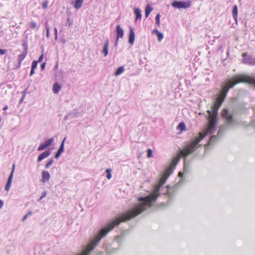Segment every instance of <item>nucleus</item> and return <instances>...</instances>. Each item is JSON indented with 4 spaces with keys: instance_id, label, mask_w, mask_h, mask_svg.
<instances>
[{
    "instance_id": "obj_4",
    "label": "nucleus",
    "mask_w": 255,
    "mask_h": 255,
    "mask_svg": "<svg viewBox=\"0 0 255 255\" xmlns=\"http://www.w3.org/2000/svg\"><path fill=\"white\" fill-rule=\"evenodd\" d=\"M172 6L177 8H187L189 7L191 5L190 0L183 1H174L171 4Z\"/></svg>"
},
{
    "instance_id": "obj_18",
    "label": "nucleus",
    "mask_w": 255,
    "mask_h": 255,
    "mask_svg": "<svg viewBox=\"0 0 255 255\" xmlns=\"http://www.w3.org/2000/svg\"><path fill=\"white\" fill-rule=\"evenodd\" d=\"M61 86L58 83H55L53 86V92L54 93H57L61 89Z\"/></svg>"
},
{
    "instance_id": "obj_22",
    "label": "nucleus",
    "mask_w": 255,
    "mask_h": 255,
    "mask_svg": "<svg viewBox=\"0 0 255 255\" xmlns=\"http://www.w3.org/2000/svg\"><path fill=\"white\" fill-rule=\"evenodd\" d=\"M124 71V66H121L119 67L116 71L115 75L116 76H118L122 74Z\"/></svg>"
},
{
    "instance_id": "obj_19",
    "label": "nucleus",
    "mask_w": 255,
    "mask_h": 255,
    "mask_svg": "<svg viewBox=\"0 0 255 255\" xmlns=\"http://www.w3.org/2000/svg\"><path fill=\"white\" fill-rule=\"evenodd\" d=\"M108 44L109 41L107 40L104 45L103 52L104 53L105 56H106L108 53Z\"/></svg>"
},
{
    "instance_id": "obj_6",
    "label": "nucleus",
    "mask_w": 255,
    "mask_h": 255,
    "mask_svg": "<svg viewBox=\"0 0 255 255\" xmlns=\"http://www.w3.org/2000/svg\"><path fill=\"white\" fill-rule=\"evenodd\" d=\"M223 116L226 119V122L228 124H231L233 122V115L230 114L229 110L227 109H223Z\"/></svg>"
},
{
    "instance_id": "obj_32",
    "label": "nucleus",
    "mask_w": 255,
    "mask_h": 255,
    "mask_svg": "<svg viewBox=\"0 0 255 255\" xmlns=\"http://www.w3.org/2000/svg\"><path fill=\"white\" fill-rule=\"evenodd\" d=\"M6 52V49H0V55H4Z\"/></svg>"
},
{
    "instance_id": "obj_35",
    "label": "nucleus",
    "mask_w": 255,
    "mask_h": 255,
    "mask_svg": "<svg viewBox=\"0 0 255 255\" xmlns=\"http://www.w3.org/2000/svg\"><path fill=\"white\" fill-rule=\"evenodd\" d=\"M34 70H35L34 69H32L31 68L30 73V76H32V75H33L34 74V73H35Z\"/></svg>"
},
{
    "instance_id": "obj_13",
    "label": "nucleus",
    "mask_w": 255,
    "mask_h": 255,
    "mask_svg": "<svg viewBox=\"0 0 255 255\" xmlns=\"http://www.w3.org/2000/svg\"><path fill=\"white\" fill-rule=\"evenodd\" d=\"M84 2V0H75L71 2L74 7L78 9L80 8Z\"/></svg>"
},
{
    "instance_id": "obj_7",
    "label": "nucleus",
    "mask_w": 255,
    "mask_h": 255,
    "mask_svg": "<svg viewBox=\"0 0 255 255\" xmlns=\"http://www.w3.org/2000/svg\"><path fill=\"white\" fill-rule=\"evenodd\" d=\"M14 169H15V165L13 164L12 166V169L11 173L8 177V180L7 181V183L5 185V189L6 191H8L10 188V187L11 185L12 179L13 178V173H14Z\"/></svg>"
},
{
    "instance_id": "obj_24",
    "label": "nucleus",
    "mask_w": 255,
    "mask_h": 255,
    "mask_svg": "<svg viewBox=\"0 0 255 255\" xmlns=\"http://www.w3.org/2000/svg\"><path fill=\"white\" fill-rule=\"evenodd\" d=\"M153 32L156 34L158 40L160 41L163 38V34L157 30H154Z\"/></svg>"
},
{
    "instance_id": "obj_40",
    "label": "nucleus",
    "mask_w": 255,
    "mask_h": 255,
    "mask_svg": "<svg viewBox=\"0 0 255 255\" xmlns=\"http://www.w3.org/2000/svg\"><path fill=\"white\" fill-rule=\"evenodd\" d=\"M27 216H28V215H25L23 217L22 220H23V221H24V220H25V219L27 218Z\"/></svg>"
},
{
    "instance_id": "obj_26",
    "label": "nucleus",
    "mask_w": 255,
    "mask_h": 255,
    "mask_svg": "<svg viewBox=\"0 0 255 255\" xmlns=\"http://www.w3.org/2000/svg\"><path fill=\"white\" fill-rule=\"evenodd\" d=\"M30 27L32 29L36 28L38 27L37 24L36 22L32 21L30 23Z\"/></svg>"
},
{
    "instance_id": "obj_9",
    "label": "nucleus",
    "mask_w": 255,
    "mask_h": 255,
    "mask_svg": "<svg viewBox=\"0 0 255 255\" xmlns=\"http://www.w3.org/2000/svg\"><path fill=\"white\" fill-rule=\"evenodd\" d=\"M171 171L170 170H168V169H166L165 172L162 176V177L160 178L159 183L160 184V185H163L165 183L166 180L168 178V176L170 175V174L171 173Z\"/></svg>"
},
{
    "instance_id": "obj_29",
    "label": "nucleus",
    "mask_w": 255,
    "mask_h": 255,
    "mask_svg": "<svg viewBox=\"0 0 255 255\" xmlns=\"http://www.w3.org/2000/svg\"><path fill=\"white\" fill-rule=\"evenodd\" d=\"M147 156L148 158L152 157V151L151 149H148L147 150Z\"/></svg>"
},
{
    "instance_id": "obj_20",
    "label": "nucleus",
    "mask_w": 255,
    "mask_h": 255,
    "mask_svg": "<svg viewBox=\"0 0 255 255\" xmlns=\"http://www.w3.org/2000/svg\"><path fill=\"white\" fill-rule=\"evenodd\" d=\"M134 13L136 15L135 19L137 20L138 19H140L141 18V14L140 11V9L137 8H135L134 9Z\"/></svg>"
},
{
    "instance_id": "obj_33",
    "label": "nucleus",
    "mask_w": 255,
    "mask_h": 255,
    "mask_svg": "<svg viewBox=\"0 0 255 255\" xmlns=\"http://www.w3.org/2000/svg\"><path fill=\"white\" fill-rule=\"evenodd\" d=\"M47 4H48V2L46 1H45L42 4V7L43 8H46L47 7Z\"/></svg>"
},
{
    "instance_id": "obj_5",
    "label": "nucleus",
    "mask_w": 255,
    "mask_h": 255,
    "mask_svg": "<svg viewBox=\"0 0 255 255\" xmlns=\"http://www.w3.org/2000/svg\"><path fill=\"white\" fill-rule=\"evenodd\" d=\"M247 56V53H244L242 54L243 59L242 62L244 64H249L252 65H255V59L251 56L246 57Z\"/></svg>"
},
{
    "instance_id": "obj_34",
    "label": "nucleus",
    "mask_w": 255,
    "mask_h": 255,
    "mask_svg": "<svg viewBox=\"0 0 255 255\" xmlns=\"http://www.w3.org/2000/svg\"><path fill=\"white\" fill-rule=\"evenodd\" d=\"M43 59V55L41 54L40 55V56L39 57L38 60L37 61H38V63L42 61Z\"/></svg>"
},
{
    "instance_id": "obj_36",
    "label": "nucleus",
    "mask_w": 255,
    "mask_h": 255,
    "mask_svg": "<svg viewBox=\"0 0 255 255\" xmlns=\"http://www.w3.org/2000/svg\"><path fill=\"white\" fill-rule=\"evenodd\" d=\"M46 195V192H43L42 193V196H41V197H40V200L42 199L43 198H44V197H45Z\"/></svg>"
},
{
    "instance_id": "obj_2",
    "label": "nucleus",
    "mask_w": 255,
    "mask_h": 255,
    "mask_svg": "<svg viewBox=\"0 0 255 255\" xmlns=\"http://www.w3.org/2000/svg\"><path fill=\"white\" fill-rule=\"evenodd\" d=\"M205 135H203L200 137H196L189 145L186 146L182 150H181L167 169L172 172L173 169L179 162L180 158L182 156L186 157L188 155L193 153L196 149L197 144L204 138Z\"/></svg>"
},
{
    "instance_id": "obj_11",
    "label": "nucleus",
    "mask_w": 255,
    "mask_h": 255,
    "mask_svg": "<svg viewBox=\"0 0 255 255\" xmlns=\"http://www.w3.org/2000/svg\"><path fill=\"white\" fill-rule=\"evenodd\" d=\"M27 54V48L25 49V51L22 52V53L19 54L18 55V64L17 67L19 68L20 67L22 61L24 59L25 57Z\"/></svg>"
},
{
    "instance_id": "obj_42",
    "label": "nucleus",
    "mask_w": 255,
    "mask_h": 255,
    "mask_svg": "<svg viewBox=\"0 0 255 255\" xmlns=\"http://www.w3.org/2000/svg\"><path fill=\"white\" fill-rule=\"evenodd\" d=\"M55 33L56 34V35H57V29L56 28H55Z\"/></svg>"
},
{
    "instance_id": "obj_37",
    "label": "nucleus",
    "mask_w": 255,
    "mask_h": 255,
    "mask_svg": "<svg viewBox=\"0 0 255 255\" xmlns=\"http://www.w3.org/2000/svg\"><path fill=\"white\" fill-rule=\"evenodd\" d=\"M216 136L215 135H213L210 138V141L211 142L212 140H213L215 138H216Z\"/></svg>"
},
{
    "instance_id": "obj_44",
    "label": "nucleus",
    "mask_w": 255,
    "mask_h": 255,
    "mask_svg": "<svg viewBox=\"0 0 255 255\" xmlns=\"http://www.w3.org/2000/svg\"><path fill=\"white\" fill-rule=\"evenodd\" d=\"M30 214H31V212H29L26 215H28V216L29 215H30Z\"/></svg>"
},
{
    "instance_id": "obj_30",
    "label": "nucleus",
    "mask_w": 255,
    "mask_h": 255,
    "mask_svg": "<svg viewBox=\"0 0 255 255\" xmlns=\"http://www.w3.org/2000/svg\"><path fill=\"white\" fill-rule=\"evenodd\" d=\"M160 14L158 13L155 17L156 23L159 25L160 24Z\"/></svg>"
},
{
    "instance_id": "obj_17",
    "label": "nucleus",
    "mask_w": 255,
    "mask_h": 255,
    "mask_svg": "<svg viewBox=\"0 0 255 255\" xmlns=\"http://www.w3.org/2000/svg\"><path fill=\"white\" fill-rule=\"evenodd\" d=\"M232 14L234 20L237 21L238 18V6L237 5L233 6Z\"/></svg>"
},
{
    "instance_id": "obj_23",
    "label": "nucleus",
    "mask_w": 255,
    "mask_h": 255,
    "mask_svg": "<svg viewBox=\"0 0 255 255\" xmlns=\"http://www.w3.org/2000/svg\"><path fill=\"white\" fill-rule=\"evenodd\" d=\"M177 128L180 129L181 131H183L186 130V126L185 124L183 122H181L179 123L177 127Z\"/></svg>"
},
{
    "instance_id": "obj_39",
    "label": "nucleus",
    "mask_w": 255,
    "mask_h": 255,
    "mask_svg": "<svg viewBox=\"0 0 255 255\" xmlns=\"http://www.w3.org/2000/svg\"><path fill=\"white\" fill-rule=\"evenodd\" d=\"M3 203L1 200H0V209L2 207Z\"/></svg>"
},
{
    "instance_id": "obj_12",
    "label": "nucleus",
    "mask_w": 255,
    "mask_h": 255,
    "mask_svg": "<svg viewBox=\"0 0 255 255\" xmlns=\"http://www.w3.org/2000/svg\"><path fill=\"white\" fill-rule=\"evenodd\" d=\"M50 174L47 171H43L42 172V179L41 181L45 183L49 181L50 179Z\"/></svg>"
},
{
    "instance_id": "obj_14",
    "label": "nucleus",
    "mask_w": 255,
    "mask_h": 255,
    "mask_svg": "<svg viewBox=\"0 0 255 255\" xmlns=\"http://www.w3.org/2000/svg\"><path fill=\"white\" fill-rule=\"evenodd\" d=\"M134 38H135V34L133 31V29L131 28H130L129 34V39H128V42L130 44H132L134 41Z\"/></svg>"
},
{
    "instance_id": "obj_16",
    "label": "nucleus",
    "mask_w": 255,
    "mask_h": 255,
    "mask_svg": "<svg viewBox=\"0 0 255 255\" xmlns=\"http://www.w3.org/2000/svg\"><path fill=\"white\" fill-rule=\"evenodd\" d=\"M65 140V138H64L63 140L59 149H58V150L57 151V152L56 153V154L55 155V157L56 158H58L59 157V156L60 155L61 153L64 150V142Z\"/></svg>"
},
{
    "instance_id": "obj_25",
    "label": "nucleus",
    "mask_w": 255,
    "mask_h": 255,
    "mask_svg": "<svg viewBox=\"0 0 255 255\" xmlns=\"http://www.w3.org/2000/svg\"><path fill=\"white\" fill-rule=\"evenodd\" d=\"M45 28L46 29V36L47 37H49V32H50V28L49 24H48V22H46L45 23Z\"/></svg>"
},
{
    "instance_id": "obj_41",
    "label": "nucleus",
    "mask_w": 255,
    "mask_h": 255,
    "mask_svg": "<svg viewBox=\"0 0 255 255\" xmlns=\"http://www.w3.org/2000/svg\"><path fill=\"white\" fill-rule=\"evenodd\" d=\"M7 109H8V106H5L3 108V110H7Z\"/></svg>"
},
{
    "instance_id": "obj_31",
    "label": "nucleus",
    "mask_w": 255,
    "mask_h": 255,
    "mask_svg": "<svg viewBox=\"0 0 255 255\" xmlns=\"http://www.w3.org/2000/svg\"><path fill=\"white\" fill-rule=\"evenodd\" d=\"M53 159H50V160H49V161L47 162V163L46 164V165H45V167H46V168H49V166H50L51 165H52V164L53 163Z\"/></svg>"
},
{
    "instance_id": "obj_10",
    "label": "nucleus",
    "mask_w": 255,
    "mask_h": 255,
    "mask_svg": "<svg viewBox=\"0 0 255 255\" xmlns=\"http://www.w3.org/2000/svg\"><path fill=\"white\" fill-rule=\"evenodd\" d=\"M116 33H117V38L116 44L118 43L119 38H122L124 36V30L120 27L119 25H118L116 27Z\"/></svg>"
},
{
    "instance_id": "obj_1",
    "label": "nucleus",
    "mask_w": 255,
    "mask_h": 255,
    "mask_svg": "<svg viewBox=\"0 0 255 255\" xmlns=\"http://www.w3.org/2000/svg\"><path fill=\"white\" fill-rule=\"evenodd\" d=\"M240 83H247L255 86V78L246 75H238L232 77L222 86L221 91L211 107V109L218 112L229 89Z\"/></svg>"
},
{
    "instance_id": "obj_28",
    "label": "nucleus",
    "mask_w": 255,
    "mask_h": 255,
    "mask_svg": "<svg viewBox=\"0 0 255 255\" xmlns=\"http://www.w3.org/2000/svg\"><path fill=\"white\" fill-rule=\"evenodd\" d=\"M37 64H38V61H37L36 60H34L32 62L31 68L32 69H35L37 66Z\"/></svg>"
},
{
    "instance_id": "obj_8",
    "label": "nucleus",
    "mask_w": 255,
    "mask_h": 255,
    "mask_svg": "<svg viewBox=\"0 0 255 255\" xmlns=\"http://www.w3.org/2000/svg\"><path fill=\"white\" fill-rule=\"evenodd\" d=\"M53 140H54L53 138H49V139L45 141L43 143H41L40 145L38 147V151L42 150L45 149L46 148H47V147L49 146L52 143V142H53Z\"/></svg>"
},
{
    "instance_id": "obj_21",
    "label": "nucleus",
    "mask_w": 255,
    "mask_h": 255,
    "mask_svg": "<svg viewBox=\"0 0 255 255\" xmlns=\"http://www.w3.org/2000/svg\"><path fill=\"white\" fill-rule=\"evenodd\" d=\"M152 10V8L149 6H147L146 7V8L145 9V15L146 18L149 16L150 13Z\"/></svg>"
},
{
    "instance_id": "obj_43",
    "label": "nucleus",
    "mask_w": 255,
    "mask_h": 255,
    "mask_svg": "<svg viewBox=\"0 0 255 255\" xmlns=\"http://www.w3.org/2000/svg\"><path fill=\"white\" fill-rule=\"evenodd\" d=\"M182 173L181 172H179L178 173V176H182Z\"/></svg>"
},
{
    "instance_id": "obj_27",
    "label": "nucleus",
    "mask_w": 255,
    "mask_h": 255,
    "mask_svg": "<svg viewBox=\"0 0 255 255\" xmlns=\"http://www.w3.org/2000/svg\"><path fill=\"white\" fill-rule=\"evenodd\" d=\"M106 172L107 173V176H106L107 178L108 179H110L111 178V177H112V175H111V170L110 169H107L106 170Z\"/></svg>"
},
{
    "instance_id": "obj_3",
    "label": "nucleus",
    "mask_w": 255,
    "mask_h": 255,
    "mask_svg": "<svg viewBox=\"0 0 255 255\" xmlns=\"http://www.w3.org/2000/svg\"><path fill=\"white\" fill-rule=\"evenodd\" d=\"M208 113L209 114V116L208 118V125L207 128L203 132H199V136L198 137H200L203 135H205L204 136V138L208 133H212L215 129V127L217 123L218 112L212 110L211 111H208Z\"/></svg>"
},
{
    "instance_id": "obj_38",
    "label": "nucleus",
    "mask_w": 255,
    "mask_h": 255,
    "mask_svg": "<svg viewBox=\"0 0 255 255\" xmlns=\"http://www.w3.org/2000/svg\"><path fill=\"white\" fill-rule=\"evenodd\" d=\"M45 63H43L41 64V67L42 70H43L45 68Z\"/></svg>"
},
{
    "instance_id": "obj_15",
    "label": "nucleus",
    "mask_w": 255,
    "mask_h": 255,
    "mask_svg": "<svg viewBox=\"0 0 255 255\" xmlns=\"http://www.w3.org/2000/svg\"><path fill=\"white\" fill-rule=\"evenodd\" d=\"M50 154V152L49 151H46L40 154L38 158V161L40 162L43 159L47 157Z\"/></svg>"
}]
</instances>
